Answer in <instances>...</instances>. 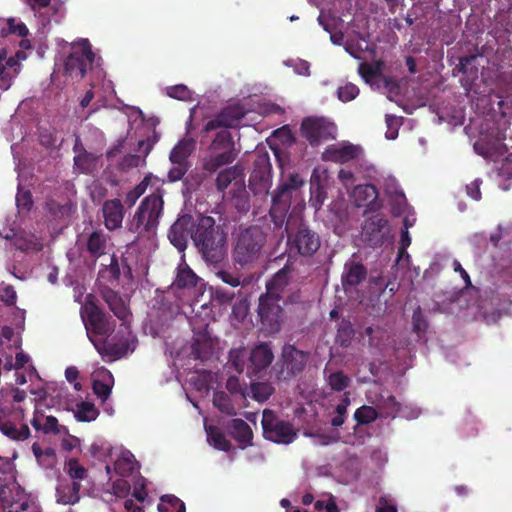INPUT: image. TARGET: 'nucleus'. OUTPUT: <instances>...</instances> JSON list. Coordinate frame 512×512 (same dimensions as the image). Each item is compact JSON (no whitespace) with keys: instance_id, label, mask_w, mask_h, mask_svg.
Returning <instances> with one entry per match:
<instances>
[{"instance_id":"412c9836","label":"nucleus","mask_w":512,"mask_h":512,"mask_svg":"<svg viewBox=\"0 0 512 512\" xmlns=\"http://www.w3.org/2000/svg\"><path fill=\"white\" fill-rule=\"evenodd\" d=\"M111 458L114 460V472L121 477H128L138 469L134 455L126 449H111Z\"/></svg>"},{"instance_id":"e2e57ef3","label":"nucleus","mask_w":512,"mask_h":512,"mask_svg":"<svg viewBox=\"0 0 512 512\" xmlns=\"http://www.w3.org/2000/svg\"><path fill=\"white\" fill-rule=\"evenodd\" d=\"M359 94V89L352 83H346L340 86L337 90L338 99L342 102H349L354 100Z\"/></svg>"},{"instance_id":"4c0bfd02","label":"nucleus","mask_w":512,"mask_h":512,"mask_svg":"<svg viewBox=\"0 0 512 512\" xmlns=\"http://www.w3.org/2000/svg\"><path fill=\"white\" fill-rule=\"evenodd\" d=\"M32 452L38 464L44 469H52L57 463V455L55 449L47 447L42 449L38 443L32 445Z\"/></svg>"},{"instance_id":"8fccbe9b","label":"nucleus","mask_w":512,"mask_h":512,"mask_svg":"<svg viewBox=\"0 0 512 512\" xmlns=\"http://www.w3.org/2000/svg\"><path fill=\"white\" fill-rule=\"evenodd\" d=\"M64 470L69 477L76 482H79L87 477V470L76 458H70L65 462Z\"/></svg>"},{"instance_id":"ea45409f","label":"nucleus","mask_w":512,"mask_h":512,"mask_svg":"<svg viewBox=\"0 0 512 512\" xmlns=\"http://www.w3.org/2000/svg\"><path fill=\"white\" fill-rule=\"evenodd\" d=\"M368 399L376 403L380 414L385 417H395L397 416V412L399 410L400 403L395 400L393 396L390 395H380L377 400H374L371 396V392L368 395Z\"/></svg>"},{"instance_id":"13d9d810","label":"nucleus","mask_w":512,"mask_h":512,"mask_svg":"<svg viewBox=\"0 0 512 512\" xmlns=\"http://www.w3.org/2000/svg\"><path fill=\"white\" fill-rule=\"evenodd\" d=\"M314 509L325 512H340L335 498L331 494L322 496V498L314 501Z\"/></svg>"},{"instance_id":"9b49d317","label":"nucleus","mask_w":512,"mask_h":512,"mask_svg":"<svg viewBox=\"0 0 512 512\" xmlns=\"http://www.w3.org/2000/svg\"><path fill=\"white\" fill-rule=\"evenodd\" d=\"M301 131L303 136L312 144L336 136L337 128L334 123L322 117H308L302 121Z\"/></svg>"},{"instance_id":"20e7f679","label":"nucleus","mask_w":512,"mask_h":512,"mask_svg":"<svg viewBox=\"0 0 512 512\" xmlns=\"http://www.w3.org/2000/svg\"><path fill=\"white\" fill-rule=\"evenodd\" d=\"M289 272L288 267L279 270L266 284V294L259 298L258 315L266 334L278 332L283 321L282 308L278 302H285L289 298Z\"/></svg>"},{"instance_id":"6e6d98bb","label":"nucleus","mask_w":512,"mask_h":512,"mask_svg":"<svg viewBox=\"0 0 512 512\" xmlns=\"http://www.w3.org/2000/svg\"><path fill=\"white\" fill-rule=\"evenodd\" d=\"M59 436L61 437V439H60L61 447L65 451H67V452H72L74 450L81 451V440L78 437L71 435L68 432L67 428L64 429L62 434H60Z\"/></svg>"},{"instance_id":"6e6552de","label":"nucleus","mask_w":512,"mask_h":512,"mask_svg":"<svg viewBox=\"0 0 512 512\" xmlns=\"http://www.w3.org/2000/svg\"><path fill=\"white\" fill-rule=\"evenodd\" d=\"M234 160L233 142L227 130L217 133L210 147V154L204 161V168L208 171H216L223 165Z\"/></svg>"},{"instance_id":"58836bf2","label":"nucleus","mask_w":512,"mask_h":512,"mask_svg":"<svg viewBox=\"0 0 512 512\" xmlns=\"http://www.w3.org/2000/svg\"><path fill=\"white\" fill-rule=\"evenodd\" d=\"M73 415L78 422H92L99 415L98 409L92 402L81 401L76 403L72 409Z\"/></svg>"},{"instance_id":"3c124183","label":"nucleus","mask_w":512,"mask_h":512,"mask_svg":"<svg viewBox=\"0 0 512 512\" xmlns=\"http://www.w3.org/2000/svg\"><path fill=\"white\" fill-rule=\"evenodd\" d=\"M350 405V393L345 392L341 402L336 406L331 418V424L335 427L341 426L345 422L347 407Z\"/></svg>"},{"instance_id":"c85d7f7f","label":"nucleus","mask_w":512,"mask_h":512,"mask_svg":"<svg viewBox=\"0 0 512 512\" xmlns=\"http://www.w3.org/2000/svg\"><path fill=\"white\" fill-rule=\"evenodd\" d=\"M283 364L292 374L300 372L307 362V355L292 345H285L282 351Z\"/></svg>"},{"instance_id":"cd10ccee","label":"nucleus","mask_w":512,"mask_h":512,"mask_svg":"<svg viewBox=\"0 0 512 512\" xmlns=\"http://www.w3.org/2000/svg\"><path fill=\"white\" fill-rule=\"evenodd\" d=\"M80 483L76 481L68 482L60 479L56 487L57 503L63 505H73L80 499Z\"/></svg>"},{"instance_id":"c756f323","label":"nucleus","mask_w":512,"mask_h":512,"mask_svg":"<svg viewBox=\"0 0 512 512\" xmlns=\"http://www.w3.org/2000/svg\"><path fill=\"white\" fill-rule=\"evenodd\" d=\"M274 359L273 352L268 344L256 346L250 354V362L255 372H260L270 366Z\"/></svg>"},{"instance_id":"aec40b11","label":"nucleus","mask_w":512,"mask_h":512,"mask_svg":"<svg viewBox=\"0 0 512 512\" xmlns=\"http://www.w3.org/2000/svg\"><path fill=\"white\" fill-rule=\"evenodd\" d=\"M26 58L24 52H17L15 56L7 58L4 63H0V90H8L13 80L21 71L20 61Z\"/></svg>"},{"instance_id":"bf43d9fd","label":"nucleus","mask_w":512,"mask_h":512,"mask_svg":"<svg viewBox=\"0 0 512 512\" xmlns=\"http://www.w3.org/2000/svg\"><path fill=\"white\" fill-rule=\"evenodd\" d=\"M251 392L255 400L262 402L269 398L273 392V388L268 383L258 382L251 385Z\"/></svg>"},{"instance_id":"a18cd8bd","label":"nucleus","mask_w":512,"mask_h":512,"mask_svg":"<svg viewBox=\"0 0 512 512\" xmlns=\"http://www.w3.org/2000/svg\"><path fill=\"white\" fill-rule=\"evenodd\" d=\"M26 2L34 11H38L42 8H49V10H52V20L56 23L60 22L64 15V8L60 3H53L50 5L51 0H26Z\"/></svg>"},{"instance_id":"393cba45","label":"nucleus","mask_w":512,"mask_h":512,"mask_svg":"<svg viewBox=\"0 0 512 512\" xmlns=\"http://www.w3.org/2000/svg\"><path fill=\"white\" fill-rule=\"evenodd\" d=\"M105 226L109 230L120 228L124 218L123 206L118 199L108 200L103 205Z\"/></svg>"},{"instance_id":"f3484780","label":"nucleus","mask_w":512,"mask_h":512,"mask_svg":"<svg viewBox=\"0 0 512 512\" xmlns=\"http://www.w3.org/2000/svg\"><path fill=\"white\" fill-rule=\"evenodd\" d=\"M363 153L360 146L348 142H341L326 148L323 153V159L327 161L345 163L358 159Z\"/></svg>"},{"instance_id":"f257e3e1","label":"nucleus","mask_w":512,"mask_h":512,"mask_svg":"<svg viewBox=\"0 0 512 512\" xmlns=\"http://www.w3.org/2000/svg\"><path fill=\"white\" fill-rule=\"evenodd\" d=\"M107 303L113 313L122 321V333L126 336L125 343H116L115 336H112V325L107 317L101 312L94 302V297L86 296L81 308V318L86 328L87 336L95 348L100 351L102 347L115 345L114 352L122 356L135 349V338L129 331V310L125 303L114 293L106 296Z\"/></svg>"},{"instance_id":"e433bc0d","label":"nucleus","mask_w":512,"mask_h":512,"mask_svg":"<svg viewBox=\"0 0 512 512\" xmlns=\"http://www.w3.org/2000/svg\"><path fill=\"white\" fill-rule=\"evenodd\" d=\"M324 377L327 385L334 391H343L351 383V378L339 370L324 369Z\"/></svg>"},{"instance_id":"72a5a7b5","label":"nucleus","mask_w":512,"mask_h":512,"mask_svg":"<svg viewBox=\"0 0 512 512\" xmlns=\"http://www.w3.org/2000/svg\"><path fill=\"white\" fill-rule=\"evenodd\" d=\"M228 429L241 448H245L251 444L253 433L250 426L243 420L233 419L230 422Z\"/></svg>"},{"instance_id":"09e8293b","label":"nucleus","mask_w":512,"mask_h":512,"mask_svg":"<svg viewBox=\"0 0 512 512\" xmlns=\"http://www.w3.org/2000/svg\"><path fill=\"white\" fill-rule=\"evenodd\" d=\"M159 512H186L185 504L174 495H164L158 504Z\"/></svg>"},{"instance_id":"a878e982","label":"nucleus","mask_w":512,"mask_h":512,"mask_svg":"<svg viewBox=\"0 0 512 512\" xmlns=\"http://www.w3.org/2000/svg\"><path fill=\"white\" fill-rule=\"evenodd\" d=\"M375 181L384 189V192L391 198L392 206L404 205L407 208V201L404 193L400 190L397 180L391 175L379 174Z\"/></svg>"},{"instance_id":"7c9ffc66","label":"nucleus","mask_w":512,"mask_h":512,"mask_svg":"<svg viewBox=\"0 0 512 512\" xmlns=\"http://www.w3.org/2000/svg\"><path fill=\"white\" fill-rule=\"evenodd\" d=\"M74 163L77 169L83 173H91L97 166L98 158L91 153H87L82 144L76 139L74 145Z\"/></svg>"},{"instance_id":"a19ab883","label":"nucleus","mask_w":512,"mask_h":512,"mask_svg":"<svg viewBox=\"0 0 512 512\" xmlns=\"http://www.w3.org/2000/svg\"><path fill=\"white\" fill-rule=\"evenodd\" d=\"M204 427L207 440L211 446L221 451H228L230 449V442L219 428L208 425L206 420H204Z\"/></svg>"},{"instance_id":"4d7b16f0","label":"nucleus","mask_w":512,"mask_h":512,"mask_svg":"<svg viewBox=\"0 0 512 512\" xmlns=\"http://www.w3.org/2000/svg\"><path fill=\"white\" fill-rule=\"evenodd\" d=\"M16 371L24 370L29 376L35 374V368L32 365L31 358L23 351H19L15 355Z\"/></svg>"},{"instance_id":"338daca9","label":"nucleus","mask_w":512,"mask_h":512,"mask_svg":"<svg viewBox=\"0 0 512 512\" xmlns=\"http://www.w3.org/2000/svg\"><path fill=\"white\" fill-rule=\"evenodd\" d=\"M393 210L396 215L403 216L404 229H408L415 224L416 218L414 216V212L407 204V208L404 205H396L393 207Z\"/></svg>"},{"instance_id":"c9c22d12","label":"nucleus","mask_w":512,"mask_h":512,"mask_svg":"<svg viewBox=\"0 0 512 512\" xmlns=\"http://www.w3.org/2000/svg\"><path fill=\"white\" fill-rule=\"evenodd\" d=\"M0 431L15 441L26 440L30 436V429L26 424L17 425L9 420L0 419Z\"/></svg>"},{"instance_id":"6ab92c4d","label":"nucleus","mask_w":512,"mask_h":512,"mask_svg":"<svg viewBox=\"0 0 512 512\" xmlns=\"http://www.w3.org/2000/svg\"><path fill=\"white\" fill-rule=\"evenodd\" d=\"M248 110L241 104L230 105L226 107L215 120L209 121L206 124V130L210 131L218 126L235 127L240 120L245 117Z\"/></svg>"},{"instance_id":"bb28decb","label":"nucleus","mask_w":512,"mask_h":512,"mask_svg":"<svg viewBox=\"0 0 512 512\" xmlns=\"http://www.w3.org/2000/svg\"><path fill=\"white\" fill-rule=\"evenodd\" d=\"M157 141L158 136L156 133H154V138L152 140L147 139L139 141L138 146L140 154L126 156L121 162L122 169L143 167L146 163V156L150 153Z\"/></svg>"},{"instance_id":"f03ea898","label":"nucleus","mask_w":512,"mask_h":512,"mask_svg":"<svg viewBox=\"0 0 512 512\" xmlns=\"http://www.w3.org/2000/svg\"><path fill=\"white\" fill-rule=\"evenodd\" d=\"M474 150L495 163L501 189L512 187V125L506 126V121L502 120L495 126L491 120L484 119Z\"/></svg>"},{"instance_id":"603ef678","label":"nucleus","mask_w":512,"mask_h":512,"mask_svg":"<svg viewBox=\"0 0 512 512\" xmlns=\"http://www.w3.org/2000/svg\"><path fill=\"white\" fill-rule=\"evenodd\" d=\"M246 350L243 347L234 348L229 352V364L233 367L238 373L244 371L246 366Z\"/></svg>"},{"instance_id":"0e129e2a","label":"nucleus","mask_w":512,"mask_h":512,"mask_svg":"<svg viewBox=\"0 0 512 512\" xmlns=\"http://www.w3.org/2000/svg\"><path fill=\"white\" fill-rule=\"evenodd\" d=\"M6 25L7 32L5 34H13L19 37H25L29 33L27 26L19 19L9 18L6 22Z\"/></svg>"},{"instance_id":"5fc2aeb1","label":"nucleus","mask_w":512,"mask_h":512,"mask_svg":"<svg viewBox=\"0 0 512 512\" xmlns=\"http://www.w3.org/2000/svg\"><path fill=\"white\" fill-rule=\"evenodd\" d=\"M378 412L371 406H362L354 413V419L358 424H369L376 420Z\"/></svg>"},{"instance_id":"9d476101","label":"nucleus","mask_w":512,"mask_h":512,"mask_svg":"<svg viewBox=\"0 0 512 512\" xmlns=\"http://www.w3.org/2000/svg\"><path fill=\"white\" fill-rule=\"evenodd\" d=\"M262 428L265 438L278 444H290L297 435L289 422L279 419L270 410L263 412Z\"/></svg>"},{"instance_id":"473e14b6","label":"nucleus","mask_w":512,"mask_h":512,"mask_svg":"<svg viewBox=\"0 0 512 512\" xmlns=\"http://www.w3.org/2000/svg\"><path fill=\"white\" fill-rule=\"evenodd\" d=\"M366 277V270L364 266L357 262H347L342 274V284L347 290L348 287L358 285Z\"/></svg>"},{"instance_id":"7ed1b4c3","label":"nucleus","mask_w":512,"mask_h":512,"mask_svg":"<svg viewBox=\"0 0 512 512\" xmlns=\"http://www.w3.org/2000/svg\"><path fill=\"white\" fill-rule=\"evenodd\" d=\"M56 44L58 51L55 65L69 79L80 80L89 69L100 66L101 58L87 38H78L73 42L57 39Z\"/></svg>"},{"instance_id":"c03bdc74","label":"nucleus","mask_w":512,"mask_h":512,"mask_svg":"<svg viewBox=\"0 0 512 512\" xmlns=\"http://www.w3.org/2000/svg\"><path fill=\"white\" fill-rule=\"evenodd\" d=\"M163 93L170 98L180 101L191 102L196 100L195 93L183 84L167 86L163 89Z\"/></svg>"},{"instance_id":"423d86ee","label":"nucleus","mask_w":512,"mask_h":512,"mask_svg":"<svg viewBox=\"0 0 512 512\" xmlns=\"http://www.w3.org/2000/svg\"><path fill=\"white\" fill-rule=\"evenodd\" d=\"M191 238L199 250L208 258L215 259L220 256L224 244V237L214 227V220L211 217H204L200 220Z\"/></svg>"},{"instance_id":"680f3d73","label":"nucleus","mask_w":512,"mask_h":512,"mask_svg":"<svg viewBox=\"0 0 512 512\" xmlns=\"http://www.w3.org/2000/svg\"><path fill=\"white\" fill-rule=\"evenodd\" d=\"M130 490V483L125 479V477H121L120 479L113 481L111 491H108L117 498H126L130 494Z\"/></svg>"},{"instance_id":"b1692460","label":"nucleus","mask_w":512,"mask_h":512,"mask_svg":"<svg viewBox=\"0 0 512 512\" xmlns=\"http://www.w3.org/2000/svg\"><path fill=\"white\" fill-rule=\"evenodd\" d=\"M378 191L374 185H357L351 192V198L358 207H378Z\"/></svg>"},{"instance_id":"2eb2a0df","label":"nucleus","mask_w":512,"mask_h":512,"mask_svg":"<svg viewBox=\"0 0 512 512\" xmlns=\"http://www.w3.org/2000/svg\"><path fill=\"white\" fill-rule=\"evenodd\" d=\"M288 244L292 251L295 250L301 255H312L318 250L320 241L314 232L301 226L294 236H288Z\"/></svg>"},{"instance_id":"0eeeda50","label":"nucleus","mask_w":512,"mask_h":512,"mask_svg":"<svg viewBox=\"0 0 512 512\" xmlns=\"http://www.w3.org/2000/svg\"><path fill=\"white\" fill-rule=\"evenodd\" d=\"M163 210V199L161 195L152 194L147 196L140 204L131 222V229L139 234L153 232Z\"/></svg>"},{"instance_id":"ddd939ff","label":"nucleus","mask_w":512,"mask_h":512,"mask_svg":"<svg viewBox=\"0 0 512 512\" xmlns=\"http://www.w3.org/2000/svg\"><path fill=\"white\" fill-rule=\"evenodd\" d=\"M304 184V180L297 174H291L287 182L282 183L272 196V216L283 215L290 206L292 191Z\"/></svg>"},{"instance_id":"5701e85b","label":"nucleus","mask_w":512,"mask_h":512,"mask_svg":"<svg viewBox=\"0 0 512 512\" xmlns=\"http://www.w3.org/2000/svg\"><path fill=\"white\" fill-rule=\"evenodd\" d=\"M216 345V341L207 333H199L190 346L191 352L189 356L202 361L207 360L214 354Z\"/></svg>"},{"instance_id":"f704fd0d","label":"nucleus","mask_w":512,"mask_h":512,"mask_svg":"<svg viewBox=\"0 0 512 512\" xmlns=\"http://www.w3.org/2000/svg\"><path fill=\"white\" fill-rule=\"evenodd\" d=\"M200 282V278L191 270V268L185 263L184 255L181 257V262L178 265L177 275L174 285L178 288L196 287Z\"/></svg>"},{"instance_id":"774afa93","label":"nucleus","mask_w":512,"mask_h":512,"mask_svg":"<svg viewBox=\"0 0 512 512\" xmlns=\"http://www.w3.org/2000/svg\"><path fill=\"white\" fill-rule=\"evenodd\" d=\"M387 131L385 137L388 140H395L398 136V130L401 125V118L393 115H387L386 119Z\"/></svg>"},{"instance_id":"2f4dec72","label":"nucleus","mask_w":512,"mask_h":512,"mask_svg":"<svg viewBox=\"0 0 512 512\" xmlns=\"http://www.w3.org/2000/svg\"><path fill=\"white\" fill-rule=\"evenodd\" d=\"M190 383L202 394H207L209 390H215L219 386V375L212 372H199L190 378Z\"/></svg>"},{"instance_id":"864d4df0","label":"nucleus","mask_w":512,"mask_h":512,"mask_svg":"<svg viewBox=\"0 0 512 512\" xmlns=\"http://www.w3.org/2000/svg\"><path fill=\"white\" fill-rule=\"evenodd\" d=\"M375 512H398L395 498L388 493H382L375 504Z\"/></svg>"},{"instance_id":"de8ad7c7","label":"nucleus","mask_w":512,"mask_h":512,"mask_svg":"<svg viewBox=\"0 0 512 512\" xmlns=\"http://www.w3.org/2000/svg\"><path fill=\"white\" fill-rule=\"evenodd\" d=\"M411 244V237L408 229H403L401 232L400 246L398 250V257L396 260V266L406 267L411 264V256L407 252V248Z\"/></svg>"},{"instance_id":"4468645a","label":"nucleus","mask_w":512,"mask_h":512,"mask_svg":"<svg viewBox=\"0 0 512 512\" xmlns=\"http://www.w3.org/2000/svg\"><path fill=\"white\" fill-rule=\"evenodd\" d=\"M249 187L255 194H267L271 187V164L267 155L255 162V168L249 179Z\"/></svg>"},{"instance_id":"69168bd1","label":"nucleus","mask_w":512,"mask_h":512,"mask_svg":"<svg viewBox=\"0 0 512 512\" xmlns=\"http://www.w3.org/2000/svg\"><path fill=\"white\" fill-rule=\"evenodd\" d=\"M213 404L222 412L234 414V408L230 403L228 395L224 392H215L213 396Z\"/></svg>"},{"instance_id":"37998d69","label":"nucleus","mask_w":512,"mask_h":512,"mask_svg":"<svg viewBox=\"0 0 512 512\" xmlns=\"http://www.w3.org/2000/svg\"><path fill=\"white\" fill-rule=\"evenodd\" d=\"M153 181L159 182V179L151 173L146 175L138 185H136L126 194L125 203L129 206H133L136 201L146 192L148 185L152 184Z\"/></svg>"},{"instance_id":"4be33fe9","label":"nucleus","mask_w":512,"mask_h":512,"mask_svg":"<svg viewBox=\"0 0 512 512\" xmlns=\"http://www.w3.org/2000/svg\"><path fill=\"white\" fill-rule=\"evenodd\" d=\"M93 391L99 399L104 403L110 396L114 385V377L112 373L100 367L92 374Z\"/></svg>"},{"instance_id":"052dcab7","label":"nucleus","mask_w":512,"mask_h":512,"mask_svg":"<svg viewBox=\"0 0 512 512\" xmlns=\"http://www.w3.org/2000/svg\"><path fill=\"white\" fill-rule=\"evenodd\" d=\"M328 180V169L325 166H317L314 168L311 179L310 187L324 188Z\"/></svg>"},{"instance_id":"f8f14e48","label":"nucleus","mask_w":512,"mask_h":512,"mask_svg":"<svg viewBox=\"0 0 512 512\" xmlns=\"http://www.w3.org/2000/svg\"><path fill=\"white\" fill-rule=\"evenodd\" d=\"M383 63L377 61L373 64L361 63L359 65V74L364 81L372 88L377 90H386L388 98L392 100L391 94L398 90L396 84L388 79L382 73Z\"/></svg>"},{"instance_id":"a211bd4d","label":"nucleus","mask_w":512,"mask_h":512,"mask_svg":"<svg viewBox=\"0 0 512 512\" xmlns=\"http://www.w3.org/2000/svg\"><path fill=\"white\" fill-rule=\"evenodd\" d=\"M388 234V221L380 214L366 220L363 226V236L373 246L381 244Z\"/></svg>"},{"instance_id":"dca6fc26","label":"nucleus","mask_w":512,"mask_h":512,"mask_svg":"<svg viewBox=\"0 0 512 512\" xmlns=\"http://www.w3.org/2000/svg\"><path fill=\"white\" fill-rule=\"evenodd\" d=\"M193 227V220L187 215L178 218L171 226L168 238L171 244L176 247L179 252H183L186 249L188 237H191V234H193Z\"/></svg>"},{"instance_id":"79ce46f5","label":"nucleus","mask_w":512,"mask_h":512,"mask_svg":"<svg viewBox=\"0 0 512 512\" xmlns=\"http://www.w3.org/2000/svg\"><path fill=\"white\" fill-rule=\"evenodd\" d=\"M107 238L101 232H93L87 241V251L93 258H99L106 252Z\"/></svg>"},{"instance_id":"39448f33","label":"nucleus","mask_w":512,"mask_h":512,"mask_svg":"<svg viewBox=\"0 0 512 512\" xmlns=\"http://www.w3.org/2000/svg\"><path fill=\"white\" fill-rule=\"evenodd\" d=\"M264 243L265 235L259 227H250L240 231L233 250L235 263L244 267L258 261Z\"/></svg>"},{"instance_id":"1a4fd4ad","label":"nucleus","mask_w":512,"mask_h":512,"mask_svg":"<svg viewBox=\"0 0 512 512\" xmlns=\"http://www.w3.org/2000/svg\"><path fill=\"white\" fill-rule=\"evenodd\" d=\"M195 140L184 137L172 148L169 154L171 168L168 171V180L176 182L183 178L189 169L188 159L195 150Z\"/></svg>"},{"instance_id":"49530a36","label":"nucleus","mask_w":512,"mask_h":512,"mask_svg":"<svg viewBox=\"0 0 512 512\" xmlns=\"http://www.w3.org/2000/svg\"><path fill=\"white\" fill-rule=\"evenodd\" d=\"M31 424L36 430H42L46 434L53 433L60 435L64 429H66L65 426L59 425L58 420L53 416H47L42 425L40 424L39 419L34 417Z\"/></svg>"}]
</instances>
